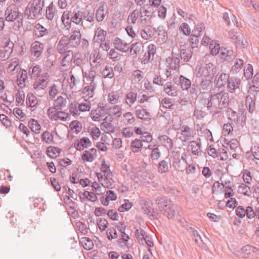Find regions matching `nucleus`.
Listing matches in <instances>:
<instances>
[{
  "label": "nucleus",
  "mask_w": 259,
  "mask_h": 259,
  "mask_svg": "<svg viewBox=\"0 0 259 259\" xmlns=\"http://www.w3.org/2000/svg\"><path fill=\"white\" fill-rule=\"evenodd\" d=\"M241 80L239 78L234 76L230 77L227 83V88L231 93L235 92L236 89H239Z\"/></svg>",
  "instance_id": "obj_21"
},
{
  "label": "nucleus",
  "mask_w": 259,
  "mask_h": 259,
  "mask_svg": "<svg viewBox=\"0 0 259 259\" xmlns=\"http://www.w3.org/2000/svg\"><path fill=\"white\" fill-rule=\"evenodd\" d=\"M216 67L211 63L205 64L197 67L196 76L199 78H213L216 73Z\"/></svg>",
  "instance_id": "obj_3"
},
{
  "label": "nucleus",
  "mask_w": 259,
  "mask_h": 259,
  "mask_svg": "<svg viewBox=\"0 0 259 259\" xmlns=\"http://www.w3.org/2000/svg\"><path fill=\"white\" fill-rule=\"evenodd\" d=\"M238 192L239 193L247 196H250L252 193L250 188L244 183H241L239 186Z\"/></svg>",
  "instance_id": "obj_48"
},
{
  "label": "nucleus",
  "mask_w": 259,
  "mask_h": 259,
  "mask_svg": "<svg viewBox=\"0 0 259 259\" xmlns=\"http://www.w3.org/2000/svg\"><path fill=\"white\" fill-rule=\"evenodd\" d=\"M169 168L168 162L165 160H162L159 162L158 166V170L161 174L165 173L168 171Z\"/></svg>",
  "instance_id": "obj_64"
},
{
  "label": "nucleus",
  "mask_w": 259,
  "mask_h": 259,
  "mask_svg": "<svg viewBox=\"0 0 259 259\" xmlns=\"http://www.w3.org/2000/svg\"><path fill=\"white\" fill-rule=\"evenodd\" d=\"M179 83L183 90H188L190 88L191 81L183 75H180L179 78Z\"/></svg>",
  "instance_id": "obj_44"
},
{
  "label": "nucleus",
  "mask_w": 259,
  "mask_h": 259,
  "mask_svg": "<svg viewBox=\"0 0 259 259\" xmlns=\"http://www.w3.org/2000/svg\"><path fill=\"white\" fill-rule=\"evenodd\" d=\"M253 67L250 64L245 65L244 68V76L247 79H249L252 77Z\"/></svg>",
  "instance_id": "obj_61"
},
{
  "label": "nucleus",
  "mask_w": 259,
  "mask_h": 259,
  "mask_svg": "<svg viewBox=\"0 0 259 259\" xmlns=\"http://www.w3.org/2000/svg\"><path fill=\"white\" fill-rule=\"evenodd\" d=\"M170 61L171 62L169 64V69L172 70H176L180 66V59L179 54H176V56L173 57L172 59L168 58L166 61Z\"/></svg>",
  "instance_id": "obj_43"
},
{
  "label": "nucleus",
  "mask_w": 259,
  "mask_h": 259,
  "mask_svg": "<svg viewBox=\"0 0 259 259\" xmlns=\"http://www.w3.org/2000/svg\"><path fill=\"white\" fill-rule=\"evenodd\" d=\"M158 139L161 143L162 145L167 150H170L173 147L172 140L166 135H160Z\"/></svg>",
  "instance_id": "obj_29"
},
{
  "label": "nucleus",
  "mask_w": 259,
  "mask_h": 259,
  "mask_svg": "<svg viewBox=\"0 0 259 259\" xmlns=\"http://www.w3.org/2000/svg\"><path fill=\"white\" fill-rule=\"evenodd\" d=\"M90 64L93 68H97L100 64L102 61V55L99 52H93L90 58Z\"/></svg>",
  "instance_id": "obj_25"
},
{
  "label": "nucleus",
  "mask_w": 259,
  "mask_h": 259,
  "mask_svg": "<svg viewBox=\"0 0 259 259\" xmlns=\"http://www.w3.org/2000/svg\"><path fill=\"white\" fill-rule=\"evenodd\" d=\"M97 176L99 181L101 183L103 187L105 188H112L111 187L112 184L109 179V178L112 175L107 176V175H103L101 173H97Z\"/></svg>",
  "instance_id": "obj_31"
},
{
  "label": "nucleus",
  "mask_w": 259,
  "mask_h": 259,
  "mask_svg": "<svg viewBox=\"0 0 259 259\" xmlns=\"http://www.w3.org/2000/svg\"><path fill=\"white\" fill-rule=\"evenodd\" d=\"M41 140L46 143L50 144L54 143V136L52 133L46 131L43 132L41 135Z\"/></svg>",
  "instance_id": "obj_51"
},
{
  "label": "nucleus",
  "mask_w": 259,
  "mask_h": 259,
  "mask_svg": "<svg viewBox=\"0 0 259 259\" xmlns=\"http://www.w3.org/2000/svg\"><path fill=\"white\" fill-rule=\"evenodd\" d=\"M108 114L107 107H102V109L97 108L95 110H92L91 112V116L93 120L98 121Z\"/></svg>",
  "instance_id": "obj_17"
},
{
  "label": "nucleus",
  "mask_w": 259,
  "mask_h": 259,
  "mask_svg": "<svg viewBox=\"0 0 259 259\" xmlns=\"http://www.w3.org/2000/svg\"><path fill=\"white\" fill-rule=\"evenodd\" d=\"M221 58L225 61L230 62L235 58L233 51L228 50L227 48H221L220 52Z\"/></svg>",
  "instance_id": "obj_28"
},
{
  "label": "nucleus",
  "mask_w": 259,
  "mask_h": 259,
  "mask_svg": "<svg viewBox=\"0 0 259 259\" xmlns=\"http://www.w3.org/2000/svg\"><path fill=\"white\" fill-rule=\"evenodd\" d=\"M164 91L168 96L175 97L178 95L176 88L172 85L171 82H167L164 85Z\"/></svg>",
  "instance_id": "obj_32"
},
{
  "label": "nucleus",
  "mask_w": 259,
  "mask_h": 259,
  "mask_svg": "<svg viewBox=\"0 0 259 259\" xmlns=\"http://www.w3.org/2000/svg\"><path fill=\"white\" fill-rule=\"evenodd\" d=\"M81 34L79 30H73L69 37V44L71 48H77L81 42Z\"/></svg>",
  "instance_id": "obj_15"
},
{
  "label": "nucleus",
  "mask_w": 259,
  "mask_h": 259,
  "mask_svg": "<svg viewBox=\"0 0 259 259\" xmlns=\"http://www.w3.org/2000/svg\"><path fill=\"white\" fill-rule=\"evenodd\" d=\"M91 145V141L87 137H83L79 141L77 140L74 143L75 148L79 151H82L84 148H87Z\"/></svg>",
  "instance_id": "obj_24"
},
{
  "label": "nucleus",
  "mask_w": 259,
  "mask_h": 259,
  "mask_svg": "<svg viewBox=\"0 0 259 259\" xmlns=\"http://www.w3.org/2000/svg\"><path fill=\"white\" fill-rule=\"evenodd\" d=\"M34 33L37 37H41L48 34L49 32L46 28L38 23L35 26Z\"/></svg>",
  "instance_id": "obj_39"
},
{
  "label": "nucleus",
  "mask_w": 259,
  "mask_h": 259,
  "mask_svg": "<svg viewBox=\"0 0 259 259\" xmlns=\"http://www.w3.org/2000/svg\"><path fill=\"white\" fill-rule=\"evenodd\" d=\"M226 113L228 119L231 122H234L236 123L238 122L239 117L237 113L235 111H233L230 108H227Z\"/></svg>",
  "instance_id": "obj_46"
},
{
  "label": "nucleus",
  "mask_w": 259,
  "mask_h": 259,
  "mask_svg": "<svg viewBox=\"0 0 259 259\" xmlns=\"http://www.w3.org/2000/svg\"><path fill=\"white\" fill-rule=\"evenodd\" d=\"M140 34L143 39L148 40L152 38L153 36V32L149 27H146L140 31Z\"/></svg>",
  "instance_id": "obj_54"
},
{
  "label": "nucleus",
  "mask_w": 259,
  "mask_h": 259,
  "mask_svg": "<svg viewBox=\"0 0 259 259\" xmlns=\"http://www.w3.org/2000/svg\"><path fill=\"white\" fill-rule=\"evenodd\" d=\"M180 134L181 136L179 139L183 143L187 142L195 136V133L193 132L192 128L186 125H183L181 127Z\"/></svg>",
  "instance_id": "obj_10"
},
{
  "label": "nucleus",
  "mask_w": 259,
  "mask_h": 259,
  "mask_svg": "<svg viewBox=\"0 0 259 259\" xmlns=\"http://www.w3.org/2000/svg\"><path fill=\"white\" fill-rule=\"evenodd\" d=\"M44 45L38 41L32 42L30 46V52L32 56L38 58L44 51Z\"/></svg>",
  "instance_id": "obj_16"
},
{
  "label": "nucleus",
  "mask_w": 259,
  "mask_h": 259,
  "mask_svg": "<svg viewBox=\"0 0 259 259\" xmlns=\"http://www.w3.org/2000/svg\"><path fill=\"white\" fill-rule=\"evenodd\" d=\"M186 154H184V156H180L178 152L174 151L173 155L171 156L172 166L176 170L184 171L186 168V165H187L186 158Z\"/></svg>",
  "instance_id": "obj_5"
},
{
  "label": "nucleus",
  "mask_w": 259,
  "mask_h": 259,
  "mask_svg": "<svg viewBox=\"0 0 259 259\" xmlns=\"http://www.w3.org/2000/svg\"><path fill=\"white\" fill-rule=\"evenodd\" d=\"M189 147L190 148L192 154L198 155L200 152H201V145L196 141H191L189 143Z\"/></svg>",
  "instance_id": "obj_36"
},
{
  "label": "nucleus",
  "mask_w": 259,
  "mask_h": 259,
  "mask_svg": "<svg viewBox=\"0 0 259 259\" xmlns=\"http://www.w3.org/2000/svg\"><path fill=\"white\" fill-rule=\"evenodd\" d=\"M56 11L53 3L52 2L46 8V16L47 19L49 20H52L55 16Z\"/></svg>",
  "instance_id": "obj_37"
},
{
  "label": "nucleus",
  "mask_w": 259,
  "mask_h": 259,
  "mask_svg": "<svg viewBox=\"0 0 259 259\" xmlns=\"http://www.w3.org/2000/svg\"><path fill=\"white\" fill-rule=\"evenodd\" d=\"M83 21L85 20L92 24L94 23L95 19V14L94 11L89 10L83 11Z\"/></svg>",
  "instance_id": "obj_52"
},
{
  "label": "nucleus",
  "mask_w": 259,
  "mask_h": 259,
  "mask_svg": "<svg viewBox=\"0 0 259 259\" xmlns=\"http://www.w3.org/2000/svg\"><path fill=\"white\" fill-rule=\"evenodd\" d=\"M28 125L32 132H34L36 134H38L40 132L41 126L38 123L37 120L34 119H31L29 121Z\"/></svg>",
  "instance_id": "obj_45"
},
{
  "label": "nucleus",
  "mask_w": 259,
  "mask_h": 259,
  "mask_svg": "<svg viewBox=\"0 0 259 259\" xmlns=\"http://www.w3.org/2000/svg\"><path fill=\"white\" fill-rule=\"evenodd\" d=\"M81 243L82 244V246L86 250H91L94 247V244L92 240L88 237L82 238Z\"/></svg>",
  "instance_id": "obj_59"
},
{
  "label": "nucleus",
  "mask_w": 259,
  "mask_h": 259,
  "mask_svg": "<svg viewBox=\"0 0 259 259\" xmlns=\"http://www.w3.org/2000/svg\"><path fill=\"white\" fill-rule=\"evenodd\" d=\"M155 202L160 211H163L169 205L170 203H172V201L170 199H168L167 197L162 196L157 197Z\"/></svg>",
  "instance_id": "obj_27"
},
{
  "label": "nucleus",
  "mask_w": 259,
  "mask_h": 259,
  "mask_svg": "<svg viewBox=\"0 0 259 259\" xmlns=\"http://www.w3.org/2000/svg\"><path fill=\"white\" fill-rule=\"evenodd\" d=\"M41 70L40 66L38 65H36L34 66L31 67L28 70V73L31 78H33L38 76V74L41 72Z\"/></svg>",
  "instance_id": "obj_58"
},
{
  "label": "nucleus",
  "mask_w": 259,
  "mask_h": 259,
  "mask_svg": "<svg viewBox=\"0 0 259 259\" xmlns=\"http://www.w3.org/2000/svg\"><path fill=\"white\" fill-rule=\"evenodd\" d=\"M229 37L233 43L236 44L237 47L241 48H245L247 47L248 42L241 32H237L235 30H231L229 31Z\"/></svg>",
  "instance_id": "obj_6"
},
{
  "label": "nucleus",
  "mask_w": 259,
  "mask_h": 259,
  "mask_svg": "<svg viewBox=\"0 0 259 259\" xmlns=\"http://www.w3.org/2000/svg\"><path fill=\"white\" fill-rule=\"evenodd\" d=\"M229 78V74L224 72H218L214 79L215 87L219 89L224 88L225 85L227 84Z\"/></svg>",
  "instance_id": "obj_12"
},
{
  "label": "nucleus",
  "mask_w": 259,
  "mask_h": 259,
  "mask_svg": "<svg viewBox=\"0 0 259 259\" xmlns=\"http://www.w3.org/2000/svg\"><path fill=\"white\" fill-rule=\"evenodd\" d=\"M107 14V6L105 2L100 3L95 13L96 19L98 22H102Z\"/></svg>",
  "instance_id": "obj_19"
},
{
  "label": "nucleus",
  "mask_w": 259,
  "mask_h": 259,
  "mask_svg": "<svg viewBox=\"0 0 259 259\" xmlns=\"http://www.w3.org/2000/svg\"><path fill=\"white\" fill-rule=\"evenodd\" d=\"M14 44L8 42L5 46L0 48V58L3 60L8 59L13 52Z\"/></svg>",
  "instance_id": "obj_14"
},
{
  "label": "nucleus",
  "mask_w": 259,
  "mask_h": 259,
  "mask_svg": "<svg viewBox=\"0 0 259 259\" xmlns=\"http://www.w3.org/2000/svg\"><path fill=\"white\" fill-rule=\"evenodd\" d=\"M139 16V11L134 10L128 16L127 23L128 24H135Z\"/></svg>",
  "instance_id": "obj_57"
},
{
  "label": "nucleus",
  "mask_w": 259,
  "mask_h": 259,
  "mask_svg": "<svg viewBox=\"0 0 259 259\" xmlns=\"http://www.w3.org/2000/svg\"><path fill=\"white\" fill-rule=\"evenodd\" d=\"M130 47V54L133 59H135L144 52V46L141 42H135L131 45Z\"/></svg>",
  "instance_id": "obj_18"
},
{
  "label": "nucleus",
  "mask_w": 259,
  "mask_h": 259,
  "mask_svg": "<svg viewBox=\"0 0 259 259\" xmlns=\"http://www.w3.org/2000/svg\"><path fill=\"white\" fill-rule=\"evenodd\" d=\"M256 98L254 93H250L245 98V105L249 113H252L255 109Z\"/></svg>",
  "instance_id": "obj_20"
},
{
  "label": "nucleus",
  "mask_w": 259,
  "mask_h": 259,
  "mask_svg": "<svg viewBox=\"0 0 259 259\" xmlns=\"http://www.w3.org/2000/svg\"><path fill=\"white\" fill-rule=\"evenodd\" d=\"M66 98L62 96H59L55 101L54 106L56 107V109H58L59 110H61L63 108L66 107Z\"/></svg>",
  "instance_id": "obj_41"
},
{
  "label": "nucleus",
  "mask_w": 259,
  "mask_h": 259,
  "mask_svg": "<svg viewBox=\"0 0 259 259\" xmlns=\"http://www.w3.org/2000/svg\"><path fill=\"white\" fill-rule=\"evenodd\" d=\"M212 98L217 102L215 106L220 109L227 107L229 102V94L227 93L220 92L215 94L211 97Z\"/></svg>",
  "instance_id": "obj_9"
},
{
  "label": "nucleus",
  "mask_w": 259,
  "mask_h": 259,
  "mask_svg": "<svg viewBox=\"0 0 259 259\" xmlns=\"http://www.w3.org/2000/svg\"><path fill=\"white\" fill-rule=\"evenodd\" d=\"M83 11L74 10L73 11L67 10L63 13L61 16V22L63 25V29L69 30L71 27V23L83 27Z\"/></svg>",
  "instance_id": "obj_1"
},
{
  "label": "nucleus",
  "mask_w": 259,
  "mask_h": 259,
  "mask_svg": "<svg viewBox=\"0 0 259 259\" xmlns=\"http://www.w3.org/2000/svg\"><path fill=\"white\" fill-rule=\"evenodd\" d=\"M123 121L127 125L133 124L135 121V118L133 114L131 112H127L123 115Z\"/></svg>",
  "instance_id": "obj_53"
},
{
  "label": "nucleus",
  "mask_w": 259,
  "mask_h": 259,
  "mask_svg": "<svg viewBox=\"0 0 259 259\" xmlns=\"http://www.w3.org/2000/svg\"><path fill=\"white\" fill-rule=\"evenodd\" d=\"M192 48H185L181 49V58L185 62L189 61L192 56Z\"/></svg>",
  "instance_id": "obj_35"
},
{
  "label": "nucleus",
  "mask_w": 259,
  "mask_h": 259,
  "mask_svg": "<svg viewBox=\"0 0 259 259\" xmlns=\"http://www.w3.org/2000/svg\"><path fill=\"white\" fill-rule=\"evenodd\" d=\"M244 65V61L241 59L237 58L235 60L234 64L232 67L231 70L234 73L239 72Z\"/></svg>",
  "instance_id": "obj_50"
},
{
  "label": "nucleus",
  "mask_w": 259,
  "mask_h": 259,
  "mask_svg": "<svg viewBox=\"0 0 259 259\" xmlns=\"http://www.w3.org/2000/svg\"><path fill=\"white\" fill-rule=\"evenodd\" d=\"M137 94L134 92L131 91L126 94L125 96V103L127 105L131 107L134 104L137 100Z\"/></svg>",
  "instance_id": "obj_40"
},
{
  "label": "nucleus",
  "mask_w": 259,
  "mask_h": 259,
  "mask_svg": "<svg viewBox=\"0 0 259 259\" xmlns=\"http://www.w3.org/2000/svg\"><path fill=\"white\" fill-rule=\"evenodd\" d=\"M101 74L105 78H112L114 75L112 68L109 66H105L104 70L101 72Z\"/></svg>",
  "instance_id": "obj_56"
},
{
  "label": "nucleus",
  "mask_w": 259,
  "mask_h": 259,
  "mask_svg": "<svg viewBox=\"0 0 259 259\" xmlns=\"http://www.w3.org/2000/svg\"><path fill=\"white\" fill-rule=\"evenodd\" d=\"M134 112L136 117L139 119L144 121H149L151 119L150 113L141 106H136L134 107Z\"/></svg>",
  "instance_id": "obj_13"
},
{
  "label": "nucleus",
  "mask_w": 259,
  "mask_h": 259,
  "mask_svg": "<svg viewBox=\"0 0 259 259\" xmlns=\"http://www.w3.org/2000/svg\"><path fill=\"white\" fill-rule=\"evenodd\" d=\"M38 101L35 96L31 93L28 94L26 98V104L28 107H35Z\"/></svg>",
  "instance_id": "obj_47"
},
{
  "label": "nucleus",
  "mask_w": 259,
  "mask_h": 259,
  "mask_svg": "<svg viewBox=\"0 0 259 259\" xmlns=\"http://www.w3.org/2000/svg\"><path fill=\"white\" fill-rule=\"evenodd\" d=\"M101 129L105 133H113L115 132V126L112 123L109 122H102L100 125Z\"/></svg>",
  "instance_id": "obj_42"
},
{
  "label": "nucleus",
  "mask_w": 259,
  "mask_h": 259,
  "mask_svg": "<svg viewBox=\"0 0 259 259\" xmlns=\"http://www.w3.org/2000/svg\"><path fill=\"white\" fill-rule=\"evenodd\" d=\"M131 148L134 153H137L143 148V144L140 139H136L131 143Z\"/></svg>",
  "instance_id": "obj_38"
},
{
  "label": "nucleus",
  "mask_w": 259,
  "mask_h": 259,
  "mask_svg": "<svg viewBox=\"0 0 259 259\" xmlns=\"http://www.w3.org/2000/svg\"><path fill=\"white\" fill-rule=\"evenodd\" d=\"M95 88V83L94 82H91L90 85H87L82 89V93L84 95V97L91 98L94 95V91Z\"/></svg>",
  "instance_id": "obj_33"
},
{
  "label": "nucleus",
  "mask_w": 259,
  "mask_h": 259,
  "mask_svg": "<svg viewBox=\"0 0 259 259\" xmlns=\"http://www.w3.org/2000/svg\"><path fill=\"white\" fill-rule=\"evenodd\" d=\"M158 35L159 38L162 41H166L167 39V33L163 26H159L157 28Z\"/></svg>",
  "instance_id": "obj_63"
},
{
  "label": "nucleus",
  "mask_w": 259,
  "mask_h": 259,
  "mask_svg": "<svg viewBox=\"0 0 259 259\" xmlns=\"http://www.w3.org/2000/svg\"><path fill=\"white\" fill-rule=\"evenodd\" d=\"M213 78H201L202 80L199 84L200 88L203 91L210 90L213 85Z\"/></svg>",
  "instance_id": "obj_34"
},
{
  "label": "nucleus",
  "mask_w": 259,
  "mask_h": 259,
  "mask_svg": "<svg viewBox=\"0 0 259 259\" xmlns=\"http://www.w3.org/2000/svg\"><path fill=\"white\" fill-rule=\"evenodd\" d=\"M113 44L115 49L120 52H127L130 49L128 44L119 37H115L113 39Z\"/></svg>",
  "instance_id": "obj_22"
},
{
  "label": "nucleus",
  "mask_w": 259,
  "mask_h": 259,
  "mask_svg": "<svg viewBox=\"0 0 259 259\" xmlns=\"http://www.w3.org/2000/svg\"><path fill=\"white\" fill-rule=\"evenodd\" d=\"M61 150L57 147L50 146L47 149V155L51 158H54L58 156Z\"/></svg>",
  "instance_id": "obj_49"
},
{
  "label": "nucleus",
  "mask_w": 259,
  "mask_h": 259,
  "mask_svg": "<svg viewBox=\"0 0 259 259\" xmlns=\"http://www.w3.org/2000/svg\"><path fill=\"white\" fill-rule=\"evenodd\" d=\"M106 31L101 28H98L95 31V36L97 37V40L105 41L106 36Z\"/></svg>",
  "instance_id": "obj_62"
},
{
  "label": "nucleus",
  "mask_w": 259,
  "mask_h": 259,
  "mask_svg": "<svg viewBox=\"0 0 259 259\" xmlns=\"http://www.w3.org/2000/svg\"><path fill=\"white\" fill-rule=\"evenodd\" d=\"M63 56V58L61 61V65L62 67H67L71 63L73 58V52L72 51H67L65 54Z\"/></svg>",
  "instance_id": "obj_30"
},
{
  "label": "nucleus",
  "mask_w": 259,
  "mask_h": 259,
  "mask_svg": "<svg viewBox=\"0 0 259 259\" xmlns=\"http://www.w3.org/2000/svg\"><path fill=\"white\" fill-rule=\"evenodd\" d=\"M78 196L81 202L85 200H88L92 202H95L97 200L96 195L93 192L84 191V192L80 191L78 193Z\"/></svg>",
  "instance_id": "obj_26"
},
{
  "label": "nucleus",
  "mask_w": 259,
  "mask_h": 259,
  "mask_svg": "<svg viewBox=\"0 0 259 259\" xmlns=\"http://www.w3.org/2000/svg\"><path fill=\"white\" fill-rule=\"evenodd\" d=\"M204 28V24L201 23L197 25L194 31L195 33L192 34L189 39L192 49L197 48L199 43V37L202 36L204 33L203 29Z\"/></svg>",
  "instance_id": "obj_8"
},
{
  "label": "nucleus",
  "mask_w": 259,
  "mask_h": 259,
  "mask_svg": "<svg viewBox=\"0 0 259 259\" xmlns=\"http://www.w3.org/2000/svg\"><path fill=\"white\" fill-rule=\"evenodd\" d=\"M42 13L31 4H28L24 11V16L28 20H34L36 17L41 16Z\"/></svg>",
  "instance_id": "obj_11"
},
{
  "label": "nucleus",
  "mask_w": 259,
  "mask_h": 259,
  "mask_svg": "<svg viewBox=\"0 0 259 259\" xmlns=\"http://www.w3.org/2000/svg\"><path fill=\"white\" fill-rule=\"evenodd\" d=\"M179 208L180 207L178 205L174 204L172 202L170 203L169 205L163 210L164 211L163 214L166 216L168 219H172L179 211Z\"/></svg>",
  "instance_id": "obj_23"
},
{
  "label": "nucleus",
  "mask_w": 259,
  "mask_h": 259,
  "mask_svg": "<svg viewBox=\"0 0 259 259\" xmlns=\"http://www.w3.org/2000/svg\"><path fill=\"white\" fill-rule=\"evenodd\" d=\"M156 47L154 44H150L146 50L140 54L138 57L139 60L141 61L142 64H147L152 62L154 59V55L156 54Z\"/></svg>",
  "instance_id": "obj_4"
},
{
  "label": "nucleus",
  "mask_w": 259,
  "mask_h": 259,
  "mask_svg": "<svg viewBox=\"0 0 259 259\" xmlns=\"http://www.w3.org/2000/svg\"><path fill=\"white\" fill-rule=\"evenodd\" d=\"M50 80V75L48 72L39 74L33 83V88L36 91L44 90L47 87Z\"/></svg>",
  "instance_id": "obj_7"
},
{
  "label": "nucleus",
  "mask_w": 259,
  "mask_h": 259,
  "mask_svg": "<svg viewBox=\"0 0 259 259\" xmlns=\"http://www.w3.org/2000/svg\"><path fill=\"white\" fill-rule=\"evenodd\" d=\"M5 20L8 22L16 21L14 27L18 29L23 26V13L19 11L18 8L14 4L10 5L7 8L5 13Z\"/></svg>",
  "instance_id": "obj_2"
},
{
  "label": "nucleus",
  "mask_w": 259,
  "mask_h": 259,
  "mask_svg": "<svg viewBox=\"0 0 259 259\" xmlns=\"http://www.w3.org/2000/svg\"><path fill=\"white\" fill-rule=\"evenodd\" d=\"M108 111L109 114H112L116 115L117 117H120L121 115V109L117 105H114L112 107H107Z\"/></svg>",
  "instance_id": "obj_60"
},
{
  "label": "nucleus",
  "mask_w": 259,
  "mask_h": 259,
  "mask_svg": "<svg viewBox=\"0 0 259 259\" xmlns=\"http://www.w3.org/2000/svg\"><path fill=\"white\" fill-rule=\"evenodd\" d=\"M188 230L194 238L195 241L197 244L199 245L201 242H203L202 238L197 230L194 228L190 227Z\"/></svg>",
  "instance_id": "obj_55"
}]
</instances>
